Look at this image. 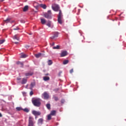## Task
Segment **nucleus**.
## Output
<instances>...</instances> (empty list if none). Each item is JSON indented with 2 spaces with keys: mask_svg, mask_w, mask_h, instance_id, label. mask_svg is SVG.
Segmentation results:
<instances>
[{
  "mask_svg": "<svg viewBox=\"0 0 126 126\" xmlns=\"http://www.w3.org/2000/svg\"><path fill=\"white\" fill-rule=\"evenodd\" d=\"M52 10L54 11H59V14H58V18L57 21H58V23L59 24H62V19H63V15L62 14V12L59 9L60 7L59 5L57 4H53L51 6Z\"/></svg>",
  "mask_w": 126,
  "mask_h": 126,
  "instance_id": "obj_1",
  "label": "nucleus"
},
{
  "mask_svg": "<svg viewBox=\"0 0 126 126\" xmlns=\"http://www.w3.org/2000/svg\"><path fill=\"white\" fill-rule=\"evenodd\" d=\"M32 104L35 107H39L41 106V99L40 98H34L32 99Z\"/></svg>",
  "mask_w": 126,
  "mask_h": 126,
  "instance_id": "obj_2",
  "label": "nucleus"
},
{
  "mask_svg": "<svg viewBox=\"0 0 126 126\" xmlns=\"http://www.w3.org/2000/svg\"><path fill=\"white\" fill-rule=\"evenodd\" d=\"M44 17L47 19H51V11H47V13L44 14Z\"/></svg>",
  "mask_w": 126,
  "mask_h": 126,
  "instance_id": "obj_3",
  "label": "nucleus"
},
{
  "mask_svg": "<svg viewBox=\"0 0 126 126\" xmlns=\"http://www.w3.org/2000/svg\"><path fill=\"white\" fill-rule=\"evenodd\" d=\"M34 119L32 117L29 118V126H33L34 125Z\"/></svg>",
  "mask_w": 126,
  "mask_h": 126,
  "instance_id": "obj_4",
  "label": "nucleus"
},
{
  "mask_svg": "<svg viewBox=\"0 0 126 126\" xmlns=\"http://www.w3.org/2000/svg\"><path fill=\"white\" fill-rule=\"evenodd\" d=\"M67 55H68V52L66 51H62L61 52V54H60V57H66Z\"/></svg>",
  "mask_w": 126,
  "mask_h": 126,
  "instance_id": "obj_5",
  "label": "nucleus"
},
{
  "mask_svg": "<svg viewBox=\"0 0 126 126\" xmlns=\"http://www.w3.org/2000/svg\"><path fill=\"white\" fill-rule=\"evenodd\" d=\"M32 114L34 116H40L41 115V112L40 111H36L35 110L32 111Z\"/></svg>",
  "mask_w": 126,
  "mask_h": 126,
  "instance_id": "obj_6",
  "label": "nucleus"
},
{
  "mask_svg": "<svg viewBox=\"0 0 126 126\" xmlns=\"http://www.w3.org/2000/svg\"><path fill=\"white\" fill-rule=\"evenodd\" d=\"M43 97L44 99L48 100L49 99V94L47 92H45L43 94Z\"/></svg>",
  "mask_w": 126,
  "mask_h": 126,
  "instance_id": "obj_7",
  "label": "nucleus"
},
{
  "mask_svg": "<svg viewBox=\"0 0 126 126\" xmlns=\"http://www.w3.org/2000/svg\"><path fill=\"white\" fill-rule=\"evenodd\" d=\"M25 75L26 77H29L33 75V72L29 71V72H27L25 73Z\"/></svg>",
  "mask_w": 126,
  "mask_h": 126,
  "instance_id": "obj_8",
  "label": "nucleus"
},
{
  "mask_svg": "<svg viewBox=\"0 0 126 126\" xmlns=\"http://www.w3.org/2000/svg\"><path fill=\"white\" fill-rule=\"evenodd\" d=\"M4 21L6 24H7L9 23H12L13 22H14V21H11V18H8L6 19V20H4Z\"/></svg>",
  "mask_w": 126,
  "mask_h": 126,
  "instance_id": "obj_9",
  "label": "nucleus"
},
{
  "mask_svg": "<svg viewBox=\"0 0 126 126\" xmlns=\"http://www.w3.org/2000/svg\"><path fill=\"white\" fill-rule=\"evenodd\" d=\"M58 37V32H54L53 36H51V38L53 39H55V38Z\"/></svg>",
  "mask_w": 126,
  "mask_h": 126,
  "instance_id": "obj_10",
  "label": "nucleus"
},
{
  "mask_svg": "<svg viewBox=\"0 0 126 126\" xmlns=\"http://www.w3.org/2000/svg\"><path fill=\"white\" fill-rule=\"evenodd\" d=\"M13 39H15L16 40H19L20 39V36L19 34H16L13 36Z\"/></svg>",
  "mask_w": 126,
  "mask_h": 126,
  "instance_id": "obj_11",
  "label": "nucleus"
},
{
  "mask_svg": "<svg viewBox=\"0 0 126 126\" xmlns=\"http://www.w3.org/2000/svg\"><path fill=\"white\" fill-rule=\"evenodd\" d=\"M56 113V111L55 110H52L50 111V114L49 115L54 116L55 115Z\"/></svg>",
  "mask_w": 126,
  "mask_h": 126,
  "instance_id": "obj_12",
  "label": "nucleus"
},
{
  "mask_svg": "<svg viewBox=\"0 0 126 126\" xmlns=\"http://www.w3.org/2000/svg\"><path fill=\"white\" fill-rule=\"evenodd\" d=\"M16 64L18 65L20 64L21 67H22V68L24 67V63H23L21 62H17Z\"/></svg>",
  "mask_w": 126,
  "mask_h": 126,
  "instance_id": "obj_13",
  "label": "nucleus"
},
{
  "mask_svg": "<svg viewBox=\"0 0 126 126\" xmlns=\"http://www.w3.org/2000/svg\"><path fill=\"white\" fill-rule=\"evenodd\" d=\"M40 7H42L44 9L47 8V6L46 5V4H40Z\"/></svg>",
  "mask_w": 126,
  "mask_h": 126,
  "instance_id": "obj_14",
  "label": "nucleus"
},
{
  "mask_svg": "<svg viewBox=\"0 0 126 126\" xmlns=\"http://www.w3.org/2000/svg\"><path fill=\"white\" fill-rule=\"evenodd\" d=\"M27 82V79H23V80H22V84L24 85V84H26Z\"/></svg>",
  "mask_w": 126,
  "mask_h": 126,
  "instance_id": "obj_15",
  "label": "nucleus"
},
{
  "mask_svg": "<svg viewBox=\"0 0 126 126\" xmlns=\"http://www.w3.org/2000/svg\"><path fill=\"white\" fill-rule=\"evenodd\" d=\"M41 23H42V25H45L46 24V20L45 19H41Z\"/></svg>",
  "mask_w": 126,
  "mask_h": 126,
  "instance_id": "obj_16",
  "label": "nucleus"
},
{
  "mask_svg": "<svg viewBox=\"0 0 126 126\" xmlns=\"http://www.w3.org/2000/svg\"><path fill=\"white\" fill-rule=\"evenodd\" d=\"M38 124H43V119L40 118L39 120H38Z\"/></svg>",
  "mask_w": 126,
  "mask_h": 126,
  "instance_id": "obj_17",
  "label": "nucleus"
},
{
  "mask_svg": "<svg viewBox=\"0 0 126 126\" xmlns=\"http://www.w3.org/2000/svg\"><path fill=\"white\" fill-rule=\"evenodd\" d=\"M41 56H42V54L41 53H39L37 54H35V57H36V58H39L40 57H41Z\"/></svg>",
  "mask_w": 126,
  "mask_h": 126,
  "instance_id": "obj_18",
  "label": "nucleus"
},
{
  "mask_svg": "<svg viewBox=\"0 0 126 126\" xmlns=\"http://www.w3.org/2000/svg\"><path fill=\"white\" fill-rule=\"evenodd\" d=\"M43 80L45 81H48L49 80V77L48 76H45L43 77Z\"/></svg>",
  "mask_w": 126,
  "mask_h": 126,
  "instance_id": "obj_19",
  "label": "nucleus"
},
{
  "mask_svg": "<svg viewBox=\"0 0 126 126\" xmlns=\"http://www.w3.org/2000/svg\"><path fill=\"white\" fill-rule=\"evenodd\" d=\"M47 64H48L49 66L51 65L52 64V61L49 60L48 61H47Z\"/></svg>",
  "mask_w": 126,
  "mask_h": 126,
  "instance_id": "obj_20",
  "label": "nucleus"
},
{
  "mask_svg": "<svg viewBox=\"0 0 126 126\" xmlns=\"http://www.w3.org/2000/svg\"><path fill=\"white\" fill-rule=\"evenodd\" d=\"M27 57V55L22 54V55H21V58L24 59Z\"/></svg>",
  "mask_w": 126,
  "mask_h": 126,
  "instance_id": "obj_21",
  "label": "nucleus"
},
{
  "mask_svg": "<svg viewBox=\"0 0 126 126\" xmlns=\"http://www.w3.org/2000/svg\"><path fill=\"white\" fill-rule=\"evenodd\" d=\"M34 86H35V83L34 82L31 83V84H30V87H31L30 89H32L33 87H34Z\"/></svg>",
  "mask_w": 126,
  "mask_h": 126,
  "instance_id": "obj_22",
  "label": "nucleus"
},
{
  "mask_svg": "<svg viewBox=\"0 0 126 126\" xmlns=\"http://www.w3.org/2000/svg\"><path fill=\"white\" fill-rule=\"evenodd\" d=\"M16 110L18 111H22L23 109L22 108V107H18L16 108Z\"/></svg>",
  "mask_w": 126,
  "mask_h": 126,
  "instance_id": "obj_23",
  "label": "nucleus"
},
{
  "mask_svg": "<svg viewBox=\"0 0 126 126\" xmlns=\"http://www.w3.org/2000/svg\"><path fill=\"white\" fill-rule=\"evenodd\" d=\"M27 10H28V6H25V7H24L23 11L26 12L27 11Z\"/></svg>",
  "mask_w": 126,
  "mask_h": 126,
  "instance_id": "obj_24",
  "label": "nucleus"
},
{
  "mask_svg": "<svg viewBox=\"0 0 126 126\" xmlns=\"http://www.w3.org/2000/svg\"><path fill=\"white\" fill-rule=\"evenodd\" d=\"M60 48V46L59 45H57L56 46H54L53 47V49H59V48Z\"/></svg>",
  "mask_w": 126,
  "mask_h": 126,
  "instance_id": "obj_25",
  "label": "nucleus"
},
{
  "mask_svg": "<svg viewBox=\"0 0 126 126\" xmlns=\"http://www.w3.org/2000/svg\"><path fill=\"white\" fill-rule=\"evenodd\" d=\"M68 63V60H65L63 61V64H67Z\"/></svg>",
  "mask_w": 126,
  "mask_h": 126,
  "instance_id": "obj_26",
  "label": "nucleus"
},
{
  "mask_svg": "<svg viewBox=\"0 0 126 126\" xmlns=\"http://www.w3.org/2000/svg\"><path fill=\"white\" fill-rule=\"evenodd\" d=\"M46 107H47V109H48V110L50 109V104H47L46 105Z\"/></svg>",
  "mask_w": 126,
  "mask_h": 126,
  "instance_id": "obj_27",
  "label": "nucleus"
},
{
  "mask_svg": "<svg viewBox=\"0 0 126 126\" xmlns=\"http://www.w3.org/2000/svg\"><path fill=\"white\" fill-rule=\"evenodd\" d=\"M51 24V22L50 21L47 22V26L48 27H50V25Z\"/></svg>",
  "mask_w": 126,
  "mask_h": 126,
  "instance_id": "obj_28",
  "label": "nucleus"
},
{
  "mask_svg": "<svg viewBox=\"0 0 126 126\" xmlns=\"http://www.w3.org/2000/svg\"><path fill=\"white\" fill-rule=\"evenodd\" d=\"M50 120H51V115H48V116H47V120L49 121Z\"/></svg>",
  "mask_w": 126,
  "mask_h": 126,
  "instance_id": "obj_29",
  "label": "nucleus"
},
{
  "mask_svg": "<svg viewBox=\"0 0 126 126\" xmlns=\"http://www.w3.org/2000/svg\"><path fill=\"white\" fill-rule=\"evenodd\" d=\"M53 99H54V100L55 101H58V97L57 96H53Z\"/></svg>",
  "mask_w": 126,
  "mask_h": 126,
  "instance_id": "obj_30",
  "label": "nucleus"
},
{
  "mask_svg": "<svg viewBox=\"0 0 126 126\" xmlns=\"http://www.w3.org/2000/svg\"><path fill=\"white\" fill-rule=\"evenodd\" d=\"M4 41H5V40H0V44H2L3 43H4Z\"/></svg>",
  "mask_w": 126,
  "mask_h": 126,
  "instance_id": "obj_31",
  "label": "nucleus"
},
{
  "mask_svg": "<svg viewBox=\"0 0 126 126\" xmlns=\"http://www.w3.org/2000/svg\"><path fill=\"white\" fill-rule=\"evenodd\" d=\"M22 110H24V111L28 113V112H29V110H28V109L27 108H25L24 109H23Z\"/></svg>",
  "mask_w": 126,
  "mask_h": 126,
  "instance_id": "obj_32",
  "label": "nucleus"
},
{
  "mask_svg": "<svg viewBox=\"0 0 126 126\" xmlns=\"http://www.w3.org/2000/svg\"><path fill=\"white\" fill-rule=\"evenodd\" d=\"M65 103V100L64 99H61V103L64 104Z\"/></svg>",
  "mask_w": 126,
  "mask_h": 126,
  "instance_id": "obj_33",
  "label": "nucleus"
},
{
  "mask_svg": "<svg viewBox=\"0 0 126 126\" xmlns=\"http://www.w3.org/2000/svg\"><path fill=\"white\" fill-rule=\"evenodd\" d=\"M14 31H18L20 30V28H19L18 27H17L14 29H13Z\"/></svg>",
  "mask_w": 126,
  "mask_h": 126,
  "instance_id": "obj_34",
  "label": "nucleus"
},
{
  "mask_svg": "<svg viewBox=\"0 0 126 126\" xmlns=\"http://www.w3.org/2000/svg\"><path fill=\"white\" fill-rule=\"evenodd\" d=\"M73 72V69H70V70H69V73L71 74Z\"/></svg>",
  "mask_w": 126,
  "mask_h": 126,
  "instance_id": "obj_35",
  "label": "nucleus"
},
{
  "mask_svg": "<svg viewBox=\"0 0 126 126\" xmlns=\"http://www.w3.org/2000/svg\"><path fill=\"white\" fill-rule=\"evenodd\" d=\"M33 95V92L32 91L30 92V95Z\"/></svg>",
  "mask_w": 126,
  "mask_h": 126,
  "instance_id": "obj_36",
  "label": "nucleus"
},
{
  "mask_svg": "<svg viewBox=\"0 0 126 126\" xmlns=\"http://www.w3.org/2000/svg\"><path fill=\"white\" fill-rule=\"evenodd\" d=\"M28 48H29V46L28 45L26 46V48L28 49Z\"/></svg>",
  "mask_w": 126,
  "mask_h": 126,
  "instance_id": "obj_37",
  "label": "nucleus"
},
{
  "mask_svg": "<svg viewBox=\"0 0 126 126\" xmlns=\"http://www.w3.org/2000/svg\"><path fill=\"white\" fill-rule=\"evenodd\" d=\"M14 43H15V44H18L19 43V42H15Z\"/></svg>",
  "mask_w": 126,
  "mask_h": 126,
  "instance_id": "obj_38",
  "label": "nucleus"
},
{
  "mask_svg": "<svg viewBox=\"0 0 126 126\" xmlns=\"http://www.w3.org/2000/svg\"><path fill=\"white\" fill-rule=\"evenodd\" d=\"M51 46H54V42H52V44H51Z\"/></svg>",
  "mask_w": 126,
  "mask_h": 126,
  "instance_id": "obj_39",
  "label": "nucleus"
},
{
  "mask_svg": "<svg viewBox=\"0 0 126 126\" xmlns=\"http://www.w3.org/2000/svg\"><path fill=\"white\" fill-rule=\"evenodd\" d=\"M17 80H18V81L21 80V78H18L17 79Z\"/></svg>",
  "mask_w": 126,
  "mask_h": 126,
  "instance_id": "obj_40",
  "label": "nucleus"
},
{
  "mask_svg": "<svg viewBox=\"0 0 126 126\" xmlns=\"http://www.w3.org/2000/svg\"><path fill=\"white\" fill-rule=\"evenodd\" d=\"M2 117V115H1V113H0V118H1Z\"/></svg>",
  "mask_w": 126,
  "mask_h": 126,
  "instance_id": "obj_41",
  "label": "nucleus"
},
{
  "mask_svg": "<svg viewBox=\"0 0 126 126\" xmlns=\"http://www.w3.org/2000/svg\"><path fill=\"white\" fill-rule=\"evenodd\" d=\"M4 1V0H0V2H3Z\"/></svg>",
  "mask_w": 126,
  "mask_h": 126,
  "instance_id": "obj_42",
  "label": "nucleus"
},
{
  "mask_svg": "<svg viewBox=\"0 0 126 126\" xmlns=\"http://www.w3.org/2000/svg\"><path fill=\"white\" fill-rule=\"evenodd\" d=\"M48 75H49V74H48V73H47V74H45V76H48Z\"/></svg>",
  "mask_w": 126,
  "mask_h": 126,
  "instance_id": "obj_43",
  "label": "nucleus"
},
{
  "mask_svg": "<svg viewBox=\"0 0 126 126\" xmlns=\"http://www.w3.org/2000/svg\"><path fill=\"white\" fill-rule=\"evenodd\" d=\"M22 23H25V21H24V22H22Z\"/></svg>",
  "mask_w": 126,
  "mask_h": 126,
  "instance_id": "obj_44",
  "label": "nucleus"
},
{
  "mask_svg": "<svg viewBox=\"0 0 126 126\" xmlns=\"http://www.w3.org/2000/svg\"><path fill=\"white\" fill-rule=\"evenodd\" d=\"M4 10H5V11H6V9H4Z\"/></svg>",
  "mask_w": 126,
  "mask_h": 126,
  "instance_id": "obj_45",
  "label": "nucleus"
}]
</instances>
